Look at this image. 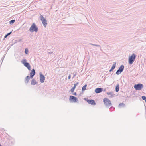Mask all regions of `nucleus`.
<instances>
[{"label": "nucleus", "mask_w": 146, "mask_h": 146, "mask_svg": "<svg viewBox=\"0 0 146 146\" xmlns=\"http://www.w3.org/2000/svg\"><path fill=\"white\" fill-rule=\"evenodd\" d=\"M38 28L35 23L32 24L31 27L29 29V31L31 33L35 32H37L38 31Z\"/></svg>", "instance_id": "1"}, {"label": "nucleus", "mask_w": 146, "mask_h": 146, "mask_svg": "<svg viewBox=\"0 0 146 146\" xmlns=\"http://www.w3.org/2000/svg\"><path fill=\"white\" fill-rule=\"evenodd\" d=\"M103 102L105 106L106 107L109 108L112 105L111 101L107 98H106L103 99Z\"/></svg>", "instance_id": "2"}, {"label": "nucleus", "mask_w": 146, "mask_h": 146, "mask_svg": "<svg viewBox=\"0 0 146 146\" xmlns=\"http://www.w3.org/2000/svg\"><path fill=\"white\" fill-rule=\"evenodd\" d=\"M136 59V54H133L130 56L129 58L128 63L131 65L133 62Z\"/></svg>", "instance_id": "3"}, {"label": "nucleus", "mask_w": 146, "mask_h": 146, "mask_svg": "<svg viewBox=\"0 0 146 146\" xmlns=\"http://www.w3.org/2000/svg\"><path fill=\"white\" fill-rule=\"evenodd\" d=\"M22 63L24 65V66L26 67L29 70H31V66L30 64L27 62L26 59H23L21 61Z\"/></svg>", "instance_id": "4"}, {"label": "nucleus", "mask_w": 146, "mask_h": 146, "mask_svg": "<svg viewBox=\"0 0 146 146\" xmlns=\"http://www.w3.org/2000/svg\"><path fill=\"white\" fill-rule=\"evenodd\" d=\"M143 85L141 83H138L137 84H135L134 85V88L136 90H141L143 87Z\"/></svg>", "instance_id": "5"}, {"label": "nucleus", "mask_w": 146, "mask_h": 146, "mask_svg": "<svg viewBox=\"0 0 146 146\" xmlns=\"http://www.w3.org/2000/svg\"><path fill=\"white\" fill-rule=\"evenodd\" d=\"M84 100H85L89 104L92 105H95L96 104V102L95 100L93 99H88V98H84Z\"/></svg>", "instance_id": "6"}, {"label": "nucleus", "mask_w": 146, "mask_h": 146, "mask_svg": "<svg viewBox=\"0 0 146 146\" xmlns=\"http://www.w3.org/2000/svg\"><path fill=\"white\" fill-rule=\"evenodd\" d=\"M124 68V65H121L117 70L115 74L117 75H119L123 71Z\"/></svg>", "instance_id": "7"}, {"label": "nucleus", "mask_w": 146, "mask_h": 146, "mask_svg": "<svg viewBox=\"0 0 146 146\" xmlns=\"http://www.w3.org/2000/svg\"><path fill=\"white\" fill-rule=\"evenodd\" d=\"M40 20L42 21L44 26L46 27L47 25L46 20L42 15H40Z\"/></svg>", "instance_id": "8"}, {"label": "nucleus", "mask_w": 146, "mask_h": 146, "mask_svg": "<svg viewBox=\"0 0 146 146\" xmlns=\"http://www.w3.org/2000/svg\"><path fill=\"white\" fill-rule=\"evenodd\" d=\"M69 100L70 102H76L78 101V100L76 97L72 96H70L69 98Z\"/></svg>", "instance_id": "9"}, {"label": "nucleus", "mask_w": 146, "mask_h": 146, "mask_svg": "<svg viewBox=\"0 0 146 146\" xmlns=\"http://www.w3.org/2000/svg\"><path fill=\"white\" fill-rule=\"evenodd\" d=\"M40 80L42 83H43L45 80V77L44 76L41 72L40 73Z\"/></svg>", "instance_id": "10"}, {"label": "nucleus", "mask_w": 146, "mask_h": 146, "mask_svg": "<svg viewBox=\"0 0 146 146\" xmlns=\"http://www.w3.org/2000/svg\"><path fill=\"white\" fill-rule=\"evenodd\" d=\"M35 73H36L35 69H32L30 74V77L31 78H32L35 75Z\"/></svg>", "instance_id": "11"}, {"label": "nucleus", "mask_w": 146, "mask_h": 146, "mask_svg": "<svg viewBox=\"0 0 146 146\" xmlns=\"http://www.w3.org/2000/svg\"><path fill=\"white\" fill-rule=\"evenodd\" d=\"M103 89L102 88H97L95 89V92L96 93H99L102 92L103 91Z\"/></svg>", "instance_id": "12"}, {"label": "nucleus", "mask_w": 146, "mask_h": 146, "mask_svg": "<svg viewBox=\"0 0 146 146\" xmlns=\"http://www.w3.org/2000/svg\"><path fill=\"white\" fill-rule=\"evenodd\" d=\"M114 63L113 64L110 70V72H111L113 71L116 67V62H114Z\"/></svg>", "instance_id": "13"}, {"label": "nucleus", "mask_w": 146, "mask_h": 146, "mask_svg": "<svg viewBox=\"0 0 146 146\" xmlns=\"http://www.w3.org/2000/svg\"><path fill=\"white\" fill-rule=\"evenodd\" d=\"M30 77L29 76H27L25 78V83L26 84H27L28 83V82L29 81V80L30 79Z\"/></svg>", "instance_id": "14"}, {"label": "nucleus", "mask_w": 146, "mask_h": 146, "mask_svg": "<svg viewBox=\"0 0 146 146\" xmlns=\"http://www.w3.org/2000/svg\"><path fill=\"white\" fill-rule=\"evenodd\" d=\"M37 82L35 81L34 79H33L31 82V85H35L36 84Z\"/></svg>", "instance_id": "15"}, {"label": "nucleus", "mask_w": 146, "mask_h": 146, "mask_svg": "<svg viewBox=\"0 0 146 146\" xmlns=\"http://www.w3.org/2000/svg\"><path fill=\"white\" fill-rule=\"evenodd\" d=\"M119 84H117L115 87V91L117 92L119 91Z\"/></svg>", "instance_id": "16"}, {"label": "nucleus", "mask_w": 146, "mask_h": 146, "mask_svg": "<svg viewBox=\"0 0 146 146\" xmlns=\"http://www.w3.org/2000/svg\"><path fill=\"white\" fill-rule=\"evenodd\" d=\"M87 86V84H86L83 86L82 89V92H83L86 90Z\"/></svg>", "instance_id": "17"}, {"label": "nucleus", "mask_w": 146, "mask_h": 146, "mask_svg": "<svg viewBox=\"0 0 146 146\" xmlns=\"http://www.w3.org/2000/svg\"><path fill=\"white\" fill-rule=\"evenodd\" d=\"M118 106L119 107H121V106L123 107H124L125 106V104L123 103H120L119 104Z\"/></svg>", "instance_id": "18"}, {"label": "nucleus", "mask_w": 146, "mask_h": 146, "mask_svg": "<svg viewBox=\"0 0 146 146\" xmlns=\"http://www.w3.org/2000/svg\"><path fill=\"white\" fill-rule=\"evenodd\" d=\"M12 32L11 31V32L7 33V34H6L4 36V38H6L8 36H9V35H10L11 33Z\"/></svg>", "instance_id": "19"}, {"label": "nucleus", "mask_w": 146, "mask_h": 146, "mask_svg": "<svg viewBox=\"0 0 146 146\" xmlns=\"http://www.w3.org/2000/svg\"><path fill=\"white\" fill-rule=\"evenodd\" d=\"M15 21V19L11 20L9 21V23L10 24L12 25L14 23Z\"/></svg>", "instance_id": "20"}, {"label": "nucleus", "mask_w": 146, "mask_h": 146, "mask_svg": "<svg viewBox=\"0 0 146 146\" xmlns=\"http://www.w3.org/2000/svg\"><path fill=\"white\" fill-rule=\"evenodd\" d=\"M76 87H75L74 86H73L70 90V91L72 92H74V89H75Z\"/></svg>", "instance_id": "21"}, {"label": "nucleus", "mask_w": 146, "mask_h": 146, "mask_svg": "<svg viewBox=\"0 0 146 146\" xmlns=\"http://www.w3.org/2000/svg\"><path fill=\"white\" fill-rule=\"evenodd\" d=\"M29 51L27 48H26L25 50V52L26 54H27L28 53Z\"/></svg>", "instance_id": "22"}, {"label": "nucleus", "mask_w": 146, "mask_h": 146, "mask_svg": "<svg viewBox=\"0 0 146 146\" xmlns=\"http://www.w3.org/2000/svg\"><path fill=\"white\" fill-rule=\"evenodd\" d=\"M115 109V108L113 106H111L109 110H110V111H112L113 110Z\"/></svg>", "instance_id": "23"}, {"label": "nucleus", "mask_w": 146, "mask_h": 146, "mask_svg": "<svg viewBox=\"0 0 146 146\" xmlns=\"http://www.w3.org/2000/svg\"><path fill=\"white\" fill-rule=\"evenodd\" d=\"M143 100L145 101L146 100V97L145 96H142L141 97Z\"/></svg>", "instance_id": "24"}, {"label": "nucleus", "mask_w": 146, "mask_h": 146, "mask_svg": "<svg viewBox=\"0 0 146 146\" xmlns=\"http://www.w3.org/2000/svg\"><path fill=\"white\" fill-rule=\"evenodd\" d=\"M79 82H77L74 84V86L75 87H76V86L79 84Z\"/></svg>", "instance_id": "25"}, {"label": "nucleus", "mask_w": 146, "mask_h": 146, "mask_svg": "<svg viewBox=\"0 0 146 146\" xmlns=\"http://www.w3.org/2000/svg\"><path fill=\"white\" fill-rule=\"evenodd\" d=\"M114 95H115V94H111L109 96V97H110V98H113V97H114Z\"/></svg>", "instance_id": "26"}, {"label": "nucleus", "mask_w": 146, "mask_h": 146, "mask_svg": "<svg viewBox=\"0 0 146 146\" xmlns=\"http://www.w3.org/2000/svg\"><path fill=\"white\" fill-rule=\"evenodd\" d=\"M112 94V93L111 92H107V94L108 95H111Z\"/></svg>", "instance_id": "27"}, {"label": "nucleus", "mask_w": 146, "mask_h": 146, "mask_svg": "<svg viewBox=\"0 0 146 146\" xmlns=\"http://www.w3.org/2000/svg\"><path fill=\"white\" fill-rule=\"evenodd\" d=\"M94 46H95L96 47H100V45H97V44H94Z\"/></svg>", "instance_id": "28"}, {"label": "nucleus", "mask_w": 146, "mask_h": 146, "mask_svg": "<svg viewBox=\"0 0 146 146\" xmlns=\"http://www.w3.org/2000/svg\"><path fill=\"white\" fill-rule=\"evenodd\" d=\"M71 75L70 74L68 76V78L69 79H70L71 78Z\"/></svg>", "instance_id": "29"}, {"label": "nucleus", "mask_w": 146, "mask_h": 146, "mask_svg": "<svg viewBox=\"0 0 146 146\" xmlns=\"http://www.w3.org/2000/svg\"><path fill=\"white\" fill-rule=\"evenodd\" d=\"M73 94L75 96H76L77 95V94H76V92H74V93Z\"/></svg>", "instance_id": "30"}, {"label": "nucleus", "mask_w": 146, "mask_h": 146, "mask_svg": "<svg viewBox=\"0 0 146 146\" xmlns=\"http://www.w3.org/2000/svg\"><path fill=\"white\" fill-rule=\"evenodd\" d=\"M53 53V52H48L49 54H51L52 53Z\"/></svg>", "instance_id": "31"}, {"label": "nucleus", "mask_w": 146, "mask_h": 146, "mask_svg": "<svg viewBox=\"0 0 146 146\" xmlns=\"http://www.w3.org/2000/svg\"><path fill=\"white\" fill-rule=\"evenodd\" d=\"M82 93H80L79 94V96H81L82 95Z\"/></svg>", "instance_id": "32"}, {"label": "nucleus", "mask_w": 146, "mask_h": 146, "mask_svg": "<svg viewBox=\"0 0 146 146\" xmlns=\"http://www.w3.org/2000/svg\"><path fill=\"white\" fill-rule=\"evenodd\" d=\"M90 44L91 45H93V46H94V44H92V43H90Z\"/></svg>", "instance_id": "33"}, {"label": "nucleus", "mask_w": 146, "mask_h": 146, "mask_svg": "<svg viewBox=\"0 0 146 146\" xmlns=\"http://www.w3.org/2000/svg\"><path fill=\"white\" fill-rule=\"evenodd\" d=\"M0 146H2L1 145V144H0Z\"/></svg>", "instance_id": "34"}, {"label": "nucleus", "mask_w": 146, "mask_h": 146, "mask_svg": "<svg viewBox=\"0 0 146 146\" xmlns=\"http://www.w3.org/2000/svg\"><path fill=\"white\" fill-rule=\"evenodd\" d=\"M75 76V74L74 75V76Z\"/></svg>", "instance_id": "35"}, {"label": "nucleus", "mask_w": 146, "mask_h": 146, "mask_svg": "<svg viewBox=\"0 0 146 146\" xmlns=\"http://www.w3.org/2000/svg\"><path fill=\"white\" fill-rule=\"evenodd\" d=\"M3 58H2V59H3Z\"/></svg>", "instance_id": "36"}, {"label": "nucleus", "mask_w": 146, "mask_h": 146, "mask_svg": "<svg viewBox=\"0 0 146 146\" xmlns=\"http://www.w3.org/2000/svg\"><path fill=\"white\" fill-rule=\"evenodd\" d=\"M3 58H2V59H3Z\"/></svg>", "instance_id": "37"}]
</instances>
